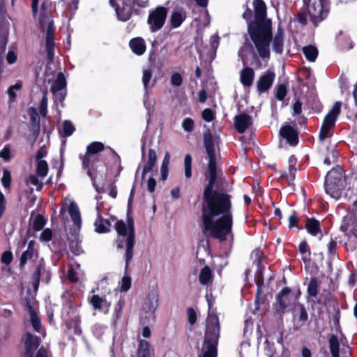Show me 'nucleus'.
<instances>
[{"label":"nucleus","mask_w":357,"mask_h":357,"mask_svg":"<svg viewBox=\"0 0 357 357\" xmlns=\"http://www.w3.org/2000/svg\"><path fill=\"white\" fill-rule=\"evenodd\" d=\"M303 54L305 56V58L311 62H313L316 60L318 55L317 49L312 45H307L303 48Z\"/></svg>","instance_id":"nucleus-34"},{"label":"nucleus","mask_w":357,"mask_h":357,"mask_svg":"<svg viewBox=\"0 0 357 357\" xmlns=\"http://www.w3.org/2000/svg\"><path fill=\"white\" fill-rule=\"evenodd\" d=\"M147 1L148 0H109L118 19L123 22L130 19L134 4L145 6Z\"/></svg>","instance_id":"nucleus-10"},{"label":"nucleus","mask_w":357,"mask_h":357,"mask_svg":"<svg viewBox=\"0 0 357 357\" xmlns=\"http://www.w3.org/2000/svg\"><path fill=\"white\" fill-rule=\"evenodd\" d=\"M89 303L93 307L104 314H107L109 311L111 306V301H108L106 298H102L98 295H92L89 298Z\"/></svg>","instance_id":"nucleus-20"},{"label":"nucleus","mask_w":357,"mask_h":357,"mask_svg":"<svg viewBox=\"0 0 357 357\" xmlns=\"http://www.w3.org/2000/svg\"><path fill=\"white\" fill-rule=\"evenodd\" d=\"M220 43V38L218 35H213L210 39L211 48L215 52Z\"/></svg>","instance_id":"nucleus-58"},{"label":"nucleus","mask_w":357,"mask_h":357,"mask_svg":"<svg viewBox=\"0 0 357 357\" xmlns=\"http://www.w3.org/2000/svg\"><path fill=\"white\" fill-rule=\"evenodd\" d=\"M159 292L157 289L151 290L142 305L140 321L142 324H148L155 321V312L158 306Z\"/></svg>","instance_id":"nucleus-7"},{"label":"nucleus","mask_w":357,"mask_h":357,"mask_svg":"<svg viewBox=\"0 0 357 357\" xmlns=\"http://www.w3.org/2000/svg\"><path fill=\"white\" fill-rule=\"evenodd\" d=\"M208 179L204 196L202 219L203 232L220 241L226 239L228 235L232 236L233 217L230 196L226 193L213 191L216 180Z\"/></svg>","instance_id":"nucleus-1"},{"label":"nucleus","mask_w":357,"mask_h":357,"mask_svg":"<svg viewBox=\"0 0 357 357\" xmlns=\"http://www.w3.org/2000/svg\"><path fill=\"white\" fill-rule=\"evenodd\" d=\"M6 200L3 194L0 191V218L6 211Z\"/></svg>","instance_id":"nucleus-60"},{"label":"nucleus","mask_w":357,"mask_h":357,"mask_svg":"<svg viewBox=\"0 0 357 357\" xmlns=\"http://www.w3.org/2000/svg\"><path fill=\"white\" fill-rule=\"evenodd\" d=\"M33 255V251L26 250L22 255L20 257V265L24 266L26 261L31 259Z\"/></svg>","instance_id":"nucleus-56"},{"label":"nucleus","mask_w":357,"mask_h":357,"mask_svg":"<svg viewBox=\"0 0 357 357\" xmlns=\"http://www.w3.org/2000/svg\"><path fill=\"white\" fill-rule=\"evenodd\" d=\"M346 181L342 169L337 166L328 172L324 182V189L327 195L337 200L340 198L345 187Z\"/></svg>","instance_id":"nucleus-5"},{"label":"nucleus","mask_w":357,"mask_h":357,"mask_svg":"<svg viewBox=\"0 0 357 357\" xmlns=\"http://www.w3.org/2000/svg\"><path fill=\"white\" fill-rule=\"evenodd\" d=\"M139 357H150L149 343L148 341L142 340L139 342L138 349Z\"/></svg>","instance_id":"nucleus-35"},{"label":"nucleus","mask_w":357,"mask_h":357,"mask_svg":"<svg viewBox=\"0 0 357 357\" xmlns=\"http://www.w3.org/2000/svg\"><path fill=\"white\" fill-rule=\"evenodd\" d=\"M329 347L332 357H339V342L335 335L330 338Z\"/></svg>","instance_id":"nucleus-38"},{"label":"nucleus","mask_w":357,"mask_h":357,"mask_svg":"<svg viewBox=\"0 0 357 357\" xmlns=\"http://www.w3.org/2000/svg\"><path fill=\"white\" fill-rule=\"evenodd\" d=\"M105 327L100 324H96L93 326V332L97 337H100Z\"/></svg>","instance_id":"nucleus-64"},{"label":"nucleus","mask_w":357,"mask_h":357,"mask_svg":"<svg viewBox=\"0 0 357 357\" xmlns=\"http://www.w3.org/2000/svg\"><path fill=\"white\" fill-rule=\"evenodd\" d=\"M341 229L348 236L345 245L351 249L356 248L357 247V200L354 203L352 214L344 218Z\"/></svg>","instance_id":"nucleus-9"},{"label":"nucleus","mask_w":357,"mask_h":357,"mask_svg":"<svg viewBox=\"0 0 357 357\" xmlns=\"http://www.w3.org/2000/svg\"><path fill=\"white\" fill-rule=\"evenodd\" d=\"M287 95V88L284 84H280L277 86L275 96L279 100H283Z\"/></svg>","instance_id":"nucleus-50"},{"label":"nucleus","mask_w":357,"mask_h":357,"mask_svg":"<svg viewBox=\"0 0 357 357\" xmlns=\"http://www.w3.org/2000/svg\"><path fill=\"white\" fill-rule=\"evenodd\" d=\"M38 20L43 31L46 32L45 48L47 58L50 61H53L54 58V38L53 36L54 32V22L52 18L50 10L45 8L43 3L38 17Z\"/></svg>","instance_id":"nucleus-6"},{"label":"nucleus","mask_w":357,"mask_h":357,"mask_svg":"<svg viewBox=\"0 0 357 357\" xmlns=\"http://www.w3.org/2000/svg\"><path fill=\"white\" fill-rule=\"evenodd\" d=\"M183 83V77L178 73H174L171 77V84L174 86H180Z\"/></svg>","instance_id":"nucleus-53"},{"label":"nucleus","mask_w":357,"mask_h":357,"mask_svg":"<svg viewBox=\"0 0 357 357\" xmlns=\"http://www.w3.org/2000/svg\"><path fill=\"white\" fill-rule=\"evenodd\" d=\"M157 155L155 151L152 149H149V158L142 171V178L144 177L146 174L150 172L153 169V168L155 165Z\"/></svg>","instance_id":"nucleus-30"},{"label":"nucleus","mask_w":357,"mask_h":357,"mask_svg":"<svg viewBox=\"0 0 357 357\" xmlns=\"http://www.w3.org/2000/svg\"><path fill=\"white\" fill-rule=\"evenodd\" d=\"M52 231L49 228H46L41 232L39 239L42 242H49L52 239Z\"/></svg>","instance_id":"nucleus-51"},{"label":"nucleus","mask_w":357,"mask_h":357,"mask_svg":"<svg viewBox=\"0 0 357 357\" xmlns=\"http://www.w3.org/2000/svg\"><path fill=\"white\" fill-rule=\"evenodd\" d=\"M296 296L291 292L289 288L282 289L276 298L275 305L276 312L280 314H283L287 309L296 303Z\"/></svg>","instance_id":"nucleus-15"},{"label":"nucleus","mask_w":357,"mask_h":357,"mask_svg":"<svg viewBox=\"0 0 357 357\" xmlns=\"http://www.w3.org/2000/svg\"><path fill=\"white\" fill-rule=\"evenodd\" d=\"M151 77L152 74L150 70H144L143 71L142 82L144 84V87L146 90V92L149 88V82L151 80Z\"/></svg>","instance_id":"nucleus-49"},{"label":"nucleus","mask_w":357,"mask_h":357,"mask_svg":"<svg viewBox=\"0 0 357 357\" xmlns=\"http://www.w3.org/2000/svg\"><path fill=\"white\" fill-rule=\"evenodd\" d=\"M275 79V73L268 71L261 75L257 81V89L260 93L268 91Z\"/></svg>","instance_id":"nucleus-22"},{"label":"nucleus","mask_w":357,"mask_h":357,"mask_svg":"<svg viewBox=\"0 0 357 357\" xmlns=\"http://www.w3.org/2000/svg\"><path fill=\"white\" fill-rule=\"evenodd\" d=\"M22 340L26 348V357H31L33 356V351L38 348L39 345L38 338L29 333H26L23 337Z\"/></svg>","instance_id":"nucleus-21"},{"label":"nucleus","mask_w":357,"mask_h":357,"mask_svg":"<svg viewBox=\"0 0 357 357\" xmlns=\"http://www.w3.org/2000/svg\"><path fill=\"white\" fill-rule=\"evenodd\" d=\"M66 211L69 213L72 221L76 227L75 231H79L82 226V219L79 207L75 201L68 197L65 198L63 202L60 209V215L63 216Z\"/></svg>","instance_id":"nucleus-14"},{"label":"nucleus","mask_w":357,"mask_h":357,"mask_svg":"<svg viewBox=\"0 0 357 357\" xmlns=\"http://www.w3.org/2000/svg\"><path fill=\"white\" fill-rule=\"evenodd\" d=\"M131 286V278L130 276L124 275L121 282V291H127Z\"/></svg>","instance_id":"nucleus-48"},{"label":"nucleus","mask_w":357,"mask_h":357,"mask_svg":"<svg viewBox=\"0 0 357 357\" xmlns=\"http://www.w3.org/2000/svg\"><path fill=\"white\" fill-rule=\"evenodd\" d=\"M186 18L185 10L173 11L170 17V23L172 28H177L181 25Z\"/></svg>","instance_id":"nucleus-28"},{"label":"nucleus","mask_w":357,"mask_h":357,"mask_svg":"<svg viewBox=\"0 0 357 357\" xmlns=\"http://www.w3.org/2000/svg\"><path fill=\"white\" fill-rule=\"evenodd\" d=\"M273 50L277 54H282L284 47V35L281 30L275 34L272 45Z\"/></svg>","instance_id":"nucleus-29"},{"label":"nucleus","mask_w":357,"mask_h":357,"mask_svg":"<svg viewBox=\"0 0 357 357\" xmlns=\"http://www.w3.org/2000/svg\"><path fill=\"white\" fill-rule=\"evenodd\" d=\"M37 167H36V172L38 176L43 178L45 177L48 172V165L47 162L44 160H38L36 161Z\"/></svg>","instance_id":"nucleus-36"},{"label":"nucleus","mask_w":357,"mask_h":357,"mask_svg":"<svg viewBox=\"0 0 357 357\" xmlns=\"http://www.w3.org/2000/svg\"><path fill=\"white\" fill-rule=\"evenodd\" d=\"M280 135L291 146L298 143V136L296 130L290 126H284L280 128Z\"/></svg>","instance_id":"nucleus-24"},{"label":"nucleus","mask_w":357,"mask_h":357,"mask_svg":"<svg viewBox=\"0 0 357 357\" xmlns=\"http://www.w3.org/2000/svg\"><path fill=\"white\" fill-rule=\"evenodd\" d=\"M202 118L207 122H211L214 119V114L211 109H205L202 114Z\"/></svg>","instance_id":"nucleus-57"},{"label":"nucleus","mask_w":357,"mask_h":357,"mask_svg":"<svg viewBox=\"0 0 357 357\" xmlns=\"http://www.w3.org/2000/svg\"><path fill=\"white\" fill-rule=\"evenodd\" d=\"M252 123V117L246 114H241L234 119L235 128L239 133H243Z\"/></svg>","instance_id":"nucleus-23"},{"label":"nucleus","mask_w":357,"mask_h":357,"mask_svg":"<svg viewBox=\"0 0 357 357\" xmlns=\"http://www.w3.org/2000/svg\"><path fill=\"white\" fill-rule=\"evenodd\" d=\"M129 45L133 53L137 55L143 54L146 49L145 41L141 37L132 38L130 41Z\"/></svg>","instance_id":"nucleus-25"},{"label":"nucleus","mask_w":357,"mask_h":357,"mask_svg":"<svg viewBox=\"0 0 357 357\" xmlns=\"http://www.w3.org/2000/svg\"><path fill=\"white\" fill-rule=\"evenodd\" d=\"M104 148L105 146L102 142H91L87 146L86 152L82 158V165L84 168L88 169V175L92 180L96 177L93 169L95 162L98 161L96 154L103 151Z\"/></svg>","instance_id":"nucleus-11"},{"label":"nucleus","mask_w":357,"mask_h":357,"mask_svg":"<svg viewBox=\"0 0 357 357\" xmlns=\"http://www.w3.org/2000/svg\"><path fill=\"white\" fill-rule=\"evenodd\" d=\"M199 282L203 285L211 284L213 281V275L208 266H204L200 271L199 275Z\"/></svg>","instance_id":"nucleus-31"},{"label":"nucleus","mask_w":357,"mask_h":357,"mask_svg":"<svg viewBox=\"0 0 357 357\" xmlns=\"http://www.w3.org/2000/svg\"><path fill=\"white\" fill-rule=\"evenodd\" d=\"M248 27L259 56L261 58L269 57V43L271 38L270 27L267 24L257 25L251 22H248Z\"/></svg>","instance_id":"nucleus-4"},{"label":"nucleus","mask_w":357,"mask_h":357,"mask_svg":"<svg viewBox=\"0 0 357 357\" xmlns=\"http://www.w3.org/2000/svg\"><path fill=\"white\" fill-rule=\"evenodd\" d=\"M29 310L30 313V319L32 326L34 331L38 333H42V326L40 324V319L38 317L37 313L33 309L31 306H29Z\"/></svg>","instance_id":"nucleus-32"},{"label":"nucleus","mask_w":357,"mask_h":357,"mask_svg":"<svg viewBox=\"0 0 357 357\" xmlns=\"http://www.w3.org/2000/svg\"><path fill=\"white\" fill-rule=\"evenodd\" d=\"M42 270H43V266L41 265L37 266V268L33 275V287L35 290H37L38 288Z\"/></svg>","instance_id":"nucleus-47"},{"label":"nucleus","mask_w":357,"mask_h":357,"mask_svg":"<svg viewBox=\"0 0 357 357\" xmlns=\"http://www.w3.org/2000/svg\"><path fill=\"white\" fill-rule=\"evenodd\" d=\"M307 13L314 26L324 20L329 11V0H304Z\"/></svg>","instance_id":"nucleus-8"},{"label":"nucleus","mask_w":357,"mask_h":357,"mask_svg":"<svg viewBox=\"0 0 357 357\" xmlns=\"http://www.w3.org/2000/svg\"><path fill=\"white\" fill-rule=\"evenodd\" d=\"M305 227L307 231L312 236H317L321 232L320 223L314 218L308 219L307 220Z\"/></svg>","instance_id":"nucleus-33"},{"label":"nucleus","mask_w":357,"mask_h":357,"mask_svg":"<svg viewBox=\"0 0 357 357\" xmlns=\"http://www.w3.org/2000/svg\"><path fill=\"white\" fill-rule=\"evenodd\" d=\"M220 336V325L216 315H208L203 345L202 357H216Z\"/></svg>","instance_id":"nucleus-3"},{"label":"nucleus","mask_w":357,"mask_h":357,"mask_svg":"<svg viewBox=\"0 0 357 357\" xmlns=\"http://www.w3.org/2000/svg\"><path fill=\"white\" fill-rule=\"evenodd\" d=\"M188 321L190 324H194L197 321L196 312L194 310L190 308L188 310Z\"/></svg>","instance_id":"nucleus-63"},{"label":"nucleus","mask_w":357,"mask_h":357,"mask_svg":"<svg viewBox=\"0 0 357 357\" xmlns=\"http://www.w3.org/2000/svg\"><path fill=\"white\" fill-rule=\"evenodd\" d=\"M336 241L331 239L327 245L328 253L331 255H335L336 253Z\"/></svg>","instance_id":"nucleus-61"},{"label":"nucleus","mask_w":357,"mask_h":357,"mask_svg":"<svg viewBox=\"0 0 357 357\" xmlns=\"http://www.w3.org/2000/svg\"><path fill=\"white\" fill-rule=\"evenodd\" d=\"M167 9L163 6H158L150 12L147 23L151 32H156L161 29L166 21Z\"/></svg>","instance_id":"nucleus-13"},{"label":"nucleus","mask_w":357,"mask_h":357,"mask_svg":"<svg viewBox=\"0 0 357 357\" xmlns=\"http://www.w3.org/2000/svg\"><path fill=\"white\" fill-rule=\"evenodd\" d=\"M70 249L73 253L75 255H79L82 252V248L80 246V242L77 238L75 240H71L70 242Z\"/></svg>","instance_id":"nucleus-45"},{"label":"nucleus","mask_w":357,"mask_h":357,"mask_svg":"<svg viewBox=\"0 0 357 357\" xmlns=\"http://www.w3.org/2000/svg\"><path fill=\"white\" fill-rule=\"evenodd\" d=\"M45 225V218L42 215H38L33 221L32 227L34 230L40 231L44 227Z\"/></svg>","instance_id":"nucleus-44"},{"label":"nucleus","mask_w":357,"mask_h":357,"mask_svg":"<svg viewBox=\"0 0 357 357\" xmlns=\"http://www.w3.org/2000/svg\"><path fill=\"white\" fill-rule=\"evenodd\" d=\"M194 121L190 118H185L182 122V128L187 132H191L194 129Z\"/></svg>","instance_id":"nucleus-52"},{"label":"nucleus","mask_w":357,"mask_h":357,"mask_svg":"<svg viewBox=\"0 0 357 357\" xmlns=\"http://www.w3.org/2000/svg\"><path fill=\"white\" fill-rule=\"evenodd\" d=\"M7 61L9 64H13L16 62L17 56L14 51H8L7 54Z\"/></svg>","instance_id":"nucleus-62"},{"label":"nucleus","mask_w":357,"mask_h":357,"mask_svg":"<svg viewBox=\"0 0 357 357\" xmlns=\"http://www.w3.org/2000/svg\"><path fill=\"white\" fill-rule=\"evenodd\" d=\"M115 229L118 234L117 246L119 248L126 247V267L132 258L135 244V229L132 218H128L127 222L118 220L115 223Z\"/></svg>","instance_id":"nucleus-2"},{"label":"nucleus","mask_w":357,"mask_h":357,"mask_svg":"<svg viewBox=\"0 0 357 357\" xmlns=\"http://www.w3.org/2000/svg\"><path fill=\"white\" fill-rule=\"evenodd\" d=\"M75 131V128L73 123L70 121H65L62 124V128L61 132L66 136H70Z\"/></svg>","instance_id":"nucleus-43"},{"label":"nucleus","mask_w":357,"mask_h":357,"mask_svg":"<svg viewBox=\"0 0 357 357\" xmlns=\"http://www.w3.org/2000/svg\"><path fill=\"white\" fill-rule=\"evenodd\" d=\"M308 319L307 310L301 304L295 307L293 312L294 327L298 329L305 324Z\"/></svg>","instance_id":"nucleus-18"},{"label":"nucleus","mask_w":357,"mask_h":357,"mask_svg":"<svg viewBox=\"0 0 357 357\" xmlns=\"http://www.w3.org/2000/svg\"><path fill=\"white\" fill-rule=\"evenodd\" d=\"M255 77L254 70L251 68H245L241 73V82L243 86H250Z\"/></svg>","instance_id":"nucleus-27"},{"label":"nucleus","mask_w":357,"mask_h":357,"mask_svg":"<svg viewBox=\"0 0 357 357\" xmlns=\"http://www.w3.org/2000/svg\"><path fill=\"white\" fill-rule=\"evenodd\" d=\"M185 176L190 178L192 176V157L190 154L185 155L184 158Z\"/></svg>","instance_id":"nucleus-42"},{"label":"nucleus","mask_w":357,"mask_h":357,"mask_svg":"<svg viewBox=\"0 0 357 357\" xmlns=\"http://www.w3.org/2000/svg\"><path fill=\"white\" fill-rule=\"evenodd\" d=\"M79 264L72 265L68 271V279L73 282L78 281L79 273L77 271V269H79Z\"/></svg>","instance_id":"nucleus-40"},{"label":"nucleus","mask_w":357,"mask_h":357,"mask_svg":"<svg viewBox=\"0 0 357 357\" xmlns=\"http://www.w3.org/2000/svg\"><path fill=\"white\" fill-rule=\"evenodd\" d=\"M318 282L316 278H312L307 286V293L312 297H316L318 294Z\"/></svg>","instance_id":"nucleus-41"},{"label":"nucleus","mask_w":357,"mask_h":357,"mask_svg":"<svg viewBox=\"0 0 357 357\" xmlns=\"http://www.w3.org/2000/svg\"><path fill=\"white\" fill-rule=\"evenodd\" d=\"M298 249L302 255V259L305 262H307L310 259V250L307 243L305 241L300 243Z\"/></svg>","instance_id":"nucleus-37"},{"label":"nucleus","mask_w":357,"mask_h":357,"mask_svg":"<svg viewBox=\"0 0 357 357\" xmlns=\"http://www.w3.org/2000/svg\"><path fill=\"white\" fill-rule=\"evenodd\" d=\"M206 151L208 156V165L206 174V178H211L213 180L216 177V164L215 156V148L213 143L205 145Z\"/></svg>","instance_id":"nucleus-19"},{"label":"nucleus","mask_w":357,"mask_h":357,"mask_svg":"<svg viewBox=\"0 0 357 357\" xmlns=\"http://www.w3.org/2000/svg\"><path fill=\"white\" fill-rule=\"evenodd\" d=\"M13 260V255L10 251H6L2 254L1 256V262L8 265L11 263Z\"/></svg>","instance_id":"nucleus-59"},{"label":"nucleus","mask_w":357,"mask_h":357,"mask_svg":"<svg viewBox=\"0 0 357 357\" xmlns=\"http://www.w3.org/2000/svg\"><path fill=\"white\" fill-rule=\"evenodd\" d=\"M10 181H11V176H10V172L8 170H4L3 176L1 178V182H2L3 185L5 188H8L10 185Z\"/></svg>","instance_id":"nucleus-55"},{"label":"nucleus","mask_w":357,"mask_h":357,"mask_svg":"<svg viewBox=\"0 0 357 357\" xmlns=\"http://www.w3.org/2000/svg\"><path fill=\"white\" fill-rule=\"evenodd\" d=\"M66 81L63 73H59L54 81L50 91L56 102H62L66 97Z\"/></svg>","instance_id":"nucleus-16"},{"label":"nucleus","mask_w":357,"mask_h":357,"mask_svg":"<svg viewBox=\"0 0 357 357\" xmlns=\"http://www.w3.org/2000/svg\"><path fill=\"white\" fill-rule=\"evenodd\" d=\"M27 182L36 187L37 190H40L43 186L42 183H40L36 176L31 175L29 176Z\"/></svg>","instance_id":"nucleus-54"},{"label":"nucleus","mask_w":357,"mask_h":357,"mask_svg":"<svg viewBox=\"0 0 357 357\" xmlns=\"http://www.w3.org/2000/svg\"><path fill=\"white\" fill-rule=\"evenodd\" d=\"M21 88H22V83L20 81H18L14 85H12L11 86H10L8 88L7 93L9 96V100H8L9 105H11L15 99L16 93H15V91L20 90Z\"/></svg>","instance_id":"nucleus-39"},{"label":"nucleus","mask_w":357,"mask_h":357,"mask_svg":"<svg viewBox=\"0 0 357 357\" xmlns=\"http://www.w3.org/2000/svg\"><path fill=\"white\" fill-rule=\"evenodd\" d=\"M340 111L341 102H336L326 115L319 135V138L321 142H324L331 137V130L335 126L337 116L340 114Z\"/></svg>","instance_id":"nucleus-12"},{"label":"nucleus","mask_w":357,"mask_h":357,"mask_svg":"<svg viewBox=\"0 0 357 357\" xmlns=\"http://www.w3.org/2000/svg\"><path fill=\"white\" fill-rule=\"evenodd\" d=\"M253 6L255 20L257 22H261L266 15V5L262 0H254Z\"/></svg>","instance_id":"nucleus-26"},{"label":"nucleus","mask_w":357,"mask_h":357,"mask_svg":"<svg viewBox=\"0 0 357 357\" xmlns=\"http://www.w3.org/2000/svg\"><path fill=\"white\" fill-rule=\"evenodd\" d=\"M100 198V197L99 196L96 197V199L97 200V204L96 206L97 218L94 222V226L95 231L96 232L102 234L109 231L110 223L107 220L103 219L100 215L102 203H99Z\"/></svg>","instance_id":"nucleus-17"},{"label":"nucleus","mask_w":357,"mask_h":357,"mask_svg":"<svg viewBox=\"0 0 357 357\" xmlns=\"http://www.w3.org/2000/svg\"><path fill=\"white\" fill-rule=\"evenodd\" d=\"M47 92H45L41 98L40 106H39V112L40 114L43 116H46L47 113Z\"/></svg>","instance_id":"nucleus-46"}]
</instances>
